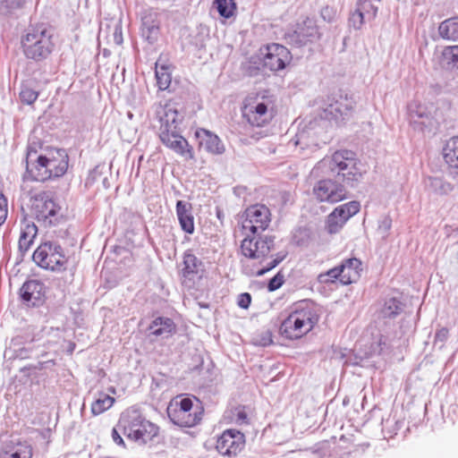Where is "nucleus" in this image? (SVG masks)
I'll return each mask as SVG.
<instances>
[{
  "instance_id": "21",
  "label": "nucleus",
  "mask_w": 458,
  "mask_h": 458,
  "mask_svg": "<svg viewBox=\"0 0 458 458\" xmlns=\"http://www.w3.org/2000/svg\"><path fill=\"white\" fill-rule=\"evenodd\" d=\"M341 273V284L349 285L356 283L361 275L362 263L356 258H351L344 260L339 266Z\"/></svg>"
},
{
  "instance_id": "18",
  "label": "nucleus",
  "mask_w": 458,
  "mask_h": 458,
  "mask_svg": "<svg viewBox=\"0 0 458 458\" xmlns=\"http://www.w3.org/2000/svg\"><path fill=\"white\" fill-rule=\"evenodd\" d=\"M360 208V202L355 200L335 208L327 218L329 229L342 227L350 217L359 212Z\"/></svg>"
},
{
  "instance_id": "3",
  "label": "nucleus",
  "mask_w": 458,
  "mask_h": 458,
  "mask_svg": "<svg viewBox=\"0 0 458 458\" xmlns=\"http://www.w3.org/2000/svg\"><path fill=\"white\" fill-rule=\"evenodd\" d=\"M318 307L312 301H302L295 304L280 325V333L290 340H298L308 335L318 323Z\"/></svg>"
},
{
  "instance_id": "48",
  "label": "nucleus",
  "mask_w": 458,
  "mask_h": 458,
  "mask_svg": "<svg viewBox=\"0 0 458 458\" xmlns=\"http://www.w3.org/2000/svg\"><path fill=\"white\" fill-rule=\"evenodd\" d=\"M100 175V173L98 171V166H96L93 170L89 172V174L87 178L86 184H92L94 182L98 179V176Z\"/></svg>"
},
{
  "instance_id": "29",
  "label": "nucleus",
  "mask_w": 458,
  "mask_h": 458,
  "mask_svg": "<svg viewBox=\"0 0 458 458\" xmlns=\"http://www.w3.org/2000/svg\"><path fill=\"white\" fill-rule=\"evenodd\" d=\"M191 206L182 200L176 203V211L182 229H194L193 217L190 213Z\"/></svg>"
},
{
  "instance_id": "22",
  "label": "nucleus",
  "mask_w": 458,
  "mask_h": 458,
  "mask_svg": "<svg viewBox=\"0 0 458 458\" xmlns=\"http://www.w3.org/2000/svg\"><path fill=\"white\" fill-rule=\"evenodd\" d=\"M160 21L153 12L145 13L141 18V35L149 43L157 41L160 32Z\"/></svg>"
},
{
  "instance_id": "1",
  "label": "nucleus",
  "mask_w": 458,
  "mask_h": 458,
  "mask_svg": "<svg viewBox=\"0 0 458 458\" xmlns=\"http://www.w3.org/2000/svg\"><path fill=\"white\" fill-rule=\"evenodd\" d=\"M354 155L351 150H338L317 163L310 175L327 176L318 180L313 185L312 194L317 200L332 204L339 202L347 198V187L358 185L362 173L356 166Z\"/></svg>"
},
{
  "instance_id": "51",
  "label": "nucleus",
  "mask_w": 458,
  "mask_h": 458,
  "mask_svg": "<svg viewBox=\"0 0 458 458\" xmlns=\"http://www.w3.org/2000/svg\"><path fill=\"white\" fill-rule=\"evenodd\" d=\"M35 431V429L28 425V422H23L21 428L20 430V434H31Z\"/></svg>"
},
{
  "instance_id": "34",
  "label": "nucleus",
  "mask_w": 458,
  "mask_h": 458,
  "mask_svg": "<svg viewBox=\"0 0 458 458\" xmlns=\"http://www.w3.org/2000/svg\"><path fill=\"white\" fill-rule=\"evenodd\" d=\"M214 5L222 17L228 19L233 15L235 10L233 0H216Z\"/></svg>"
},
{
  "instance_id": "14",
  "label": "nucleus",
  "mask_w": 458,
  "mask_h": 458,
  "mask_svg": "<svg viewBox=\"0 0 458 458\" xmlns=\"http://www.w3.org/2000/svg\"><path fill=\"white\" fill-rule=\"evenodd\" d=\"M263 55V66L274 72L284 69L292 60L290 51L284 46L276 43L267 45Z\"/></svg>"
},
{
  "instance_id": "44",
  "label": "nucleus",
  "mask_w": 458,
  "mask_h": 458,
  "mask_svg": "<svg viewBox=\"0 0 458 458\" xmlns=\"http://www.w3.org/2000/svg\"><path fill=\"white\" fill-rule=\"evenodd\" d=\"M320 15L324 21L331 22L335 19V11L332 7L325 6L321 9Z\"/></svg>"
},
{
  "instance_id": "41",
  "label": "nucleus",
  "mask_w": 458,
  "mask_h": 458,
  "mask_svg": "<svg viewBox=\"0 0 458 458\" xmlns=\"http://www.w3.org/2000/svg\"><path fill=\"white\" fill-rule=\"evenodd\" d=\"M37 232L38 231H34V233L30 234L27 231H23L19 239L20 247L21 249L28 250L30 247Z\"/></svg>"
},
{
  "instance_id": "17",
  "label": "nucleus",
  "mask_w": 458,
  "mask_h": 458,
  "mask_svg": "<svg viewBox=\"0 0 458 458\" xmlns=\"http://www.w3.org/2000/svg\"><path fill=\"white\" fill-rule=\"evenodd\" d=\"M203 271L202 262L193 254L185 252L182 262L179 266V275L182 284L193 282L196 278H200Z\"/></svg>"
},
{
  "instance_id": "27",
  "label": "nucleus",
  "mask_w": 458,
  "mask_h": 458,
  "mask_svg": "<svg viewBox=\"0 0 458 458\" xmlns=\"http://www.w3.org/2000/svg\"><path fill=\"white\" fill-rule=\"evenodd\" d=\"M155 75L158 89L160 90L169 89L172 82L170 67L166 64H160V60H157L156 63Z\"/></svg>"
},
{
  "instance_id": "46",
  "label": "nucleus",
  "mask_w": 458,
  "mask_h": 458,
  "mask_svg": "<svg viewBox=\"0 0 458 458\" xmlns=\"http://www.w3.org/2000/svg\"><path fill=\"white\" fill-rule=\"evenodd\" d=\"M392 226V219L387 215H383L378 218L377 229H390Z\"/></svg>"
},
{
  "instance_id": "50",
  "label": "nucleus",
  "mask_w": 458,
  "mask_h": 458,
  "mask_svg": "<svg viewBox=\"0 0 458 458\" xmlns=\"http://www.w3.org/2000/svg\"><path fill=\"white\" fill-rule=\"evenodd\" d=\"M295 138H296V140H294V145L295 146L300 145L301 148H303L302 145L305 144V142H304L305 133L304 132L298 133V134H296Z\"/></svg>"
},
{
  "instance_id": "36",
  "label": "nucleus",
  "mask_w": 458,
  "mask_h": 458,
  "mask_svg": "<svg viewBox=\"0 0 458 458\" xmlns=\"http://www.w3.org/2000/svg\"><path fill=\"white\" fill-rule=\"evenodd\" d=\"M318 279L322 284H332L337 280L341 283V273L339 266L335 267L327 272L318 275Z\"/></svg>"
},
{
  "instance_id": "11",
  "label": "nucleus",
  "mask_w": 458,
  "mask_h": 458,
  "mask_svg": "<svg viewBox=\"0 0 458 458\" xmlns=\"http://www.w3.org/2000/svg\"><path fill=\"white\" fill-rule=\"evenodd\" d=\"M411 124L421 132L435 133L439 123L431 112L422 105L410 104L408 106Z\"/></svg>"
},
{
  "instance_id": "13",
  "label": "nucleus",
  "mask_w": 458,
  "mask_h": 458,
  "mask_svg": "<svg viewBox=\"0 0 458 458\" xmlns=\"http://www.w3.org/2000/svg\"><path fill=\"white\" fill-rule=\"evenodd\" d=\"M25 162L26 174L31 180L45 182L51 179V174H47L46 156L38 154L35 147L28 146Z\"/></svg>"
},
{
  "instance_id": "33",
  "label": "nucleus",
  "mask_w": 458,
  "mask_h": 458,
  "mask_svg": "<svg viewBox=\"0 0 458 458\" xmlns=\"http://www.w3.org/2000/svg\"><path fill=\"white\" fill-rule=\"evenodd\" d=\"M230 419L237 425L249 424L248 408L243 405L232 407L229 411Z\"/></svg>"
},
{
  "instance_id": "39",
  "label": "nucleus",
  "mask_w": 458,
  "mask_h": 458,
  "mask_svg": "<svg viewBox=\"0 0 458 458\" xmlns=\"http://www.w3.org/2000/svg\"><path fill=\"white\" fill-rule=\"evenodd\" d=\"M365 21H367L366 18L362 15L360 12H359L357 7L349 19L350 25L353 27L355 30H360L362 27Z\"/></svg>"
},
{
  "instance_id": "32",
  "label": "nucleus",
  "mask_w": 458,
  "mask_h": 458,
  "mask_svg": "<svg viewBox=\"0 0 458 458\" xmlns=\"http://www.w3.org/2000/svg\"><path fill=\"white\" fill-rule=\"evenodd\" d=\"M401 310V301L396 298H390L385 301L379 311V315L382 318H391L400 314Z\"/></svg>"
},
{
  "instance_id": "53",
  "label": "nucleus",
  "mask_w": 458,
  "mask_h": 458,
  "mask_svg": "<svg viewBox=\"0 0 458 458\" xmlns=\"http://www.w3.org/2000/svg\"><path fill=\"white\" fill-rule=\"evenodd\" d=\"M259 70V67H252V66H249L248 68V71H249V74L250 76H254V75H257L258 74V71Z\"/></svg>"
},
{
  "instance_id": "28",
  "label": "nucleus",
  "mask_w": 458,
  "mask_h": 458,
  "mask_svg": "<svg viewBox=\"0 0 458 458\" xmlns=\"http://www.w3.org/2000/svg\"><path fill=\"white\" fill-rule=\"evenodd\" d=\"M439 35L445 39L458 40V17L441 22L438 27Z\"/></svg>"
},
{
  "instance_id": "19",
  "label": "nucleus",
  "mask_w": 458,
  "mask_h": 458,
  "mask_svg": "<svg viewBox=\"0 0 458 458\" xmlns=\"http://www.w3.org/2000/svg\"><path fill=\"white\" fill-rule=\"evenodd\" d=\"M46 156L47 174H51V179L63 176L68 168V155L64 149L51 150Z\"/></svg>"
},
{
  "instance_id": "8",
  "label": "nucleus",
  "mask_w": 458,
  "mask_h": 458,
  "mask_svg": "<svg viewBox=\"0 0 458 458\" xmlns=\"http://www.w3.org/2000/svg\"><path fill=\"white\" fill-rule=\"evenodd\" d=\"M246 445L245 435L235 428L224 430L216 438L215 448L216 452L225 458H236Z\"/></svg>"
},
{
  "instance_id": "49",
  "label": "nucleus",
  "mask_w": 458,
  "mask_h": 458,
  "mask_svg": "<svg viewBox=\"0 0 458 458\" xmlns=\"http://www.w3.org/2000/svg\"><path fill=\"white\" fill-rule=\"evenodd\" d=\"M112 437L114 442H115L117 445H124L123 439L122 438V437L120 436L119 432L115 428H114L112 430Z\"/></svg>"
},
{
  "instance_id": "52",
  "label": "nucleus",
  "mask_w": 458,
  "mask_h": 458,
  "mask_svg": "<svg viewBox=\"0 0 458 458\" xmlns=\"http://www.w3.org/2000/svg\"><path fill=\"white\" fill-rule=\"evenodd\" d=\"M0 210L7 212V200L2 192H0Z\"/></svg>"
},
{
  "instance_id": "57",
  "label": "nucleus",
  "mask_w": 458,
  "mask_h": 458,
  "mask_svg": "<svg viewBox=\"0 0 458 458\" xmlns=\"http://www.w3.org/2000/svg\"><path fill=\"white\" fill-rule=\"evenodd\" d=\"M31 227H32V229H34V230H37V229H38L37 225H35L34 224H32V225H31Z\"/></svg>"
},
{
  "instance_id": "31",
  "label": "nucleus",
  "mask_w": 458,
  "mask_h": 458,
  "mask_svg": "<svg viewBox=\"0 0 458 458\" xmlns=\"http://www.w3.org/2000/svg\"><path fill=\"white\" fill-rule=\"evenodd\" d=\"M381 0H358L356 7L368 21L374 20L378 10L377 4Z\"/></svg>"
},
{
  "instance_id": "5",
  "label": "nucleus",
  "mask_w": 458,
  "mask_h": 458,
  "mask_svg": "<svg viewBox=\"0 0 458 458\" xmlns=\"http://www.w3.org/2000/svg\"><path fill=\"white\" fill-rule=\"evenodd\" d=\"M117 426L129 439L140 444L151 441L158 434V427L134 408H129L121 414Z\"/></svg>"
},
{
  "instance_id": "42",
  "label": "nucleus",
  "mask_w": 458,
  "mask_h": 458,
  "mask_svg": "<svg viewBox=\"0 0 458 458\" xmlns=\"http://www.w3.org/2000/svg\"><path fill=\"white\" fill-rule=\"evenodd\" d=\"M284 282V276L283 274L278 272L274 277H272L267 284V289L270 292L279 289Z\"/></svg>"
},
{
  "instance_id": "16",
  "label": "nucleus",
  "mask_w": 458,
  "mask_h": 458,
  "mask_svg": "<svg viewBox=\"0 0 458 458\" xmlns=\"http://www.w3.org/2000/svg\"><path fill=\"white\" fill-rule=\"evenodd\" d=\"M32 444L21 438L5 442L0 448V458H33Z\"/></svg>"
},
{
  "instance_id": "30",
  "label": "nucleus",
  "mask_w": 458,
  "mask_h": 458,
  "mask_svg": "<svg viewBox=\"0 0 458 458\" xmlns=\"http://www.w3.org/2000/svg\"><path fill=\"white\" fill-rule=\"evenodd\" d=\"M115 399L107 394L100 393L98 398L91 403V412L94 415H100L109 410L114 403Z\"/></svg>"
},
{
  "instance_id": "23",
  "label": "nucleus",
  "mask_w": 458,
  "mask_h": 458,
  "mask_svg": "<svg viewBox=\"0 0 458 458\" xmlns=\"http://www.w3.org/2000/svg\"><path fill=\"white\" fill-rule=\"evenodd\" d=\"M20 295L23 301L35 305L45 296L44 284L38 280H28L21 287Z\"/></svg>"
},
{
  "instance_id": "45",
  "label": "nucleus",
  "mask_w": 458,
  "mask_h": 458,
  "mask_svg": "<svg viewBox=\"0 0 458 458\" xmlns=\"http://www.w3.org/2000/svg\"><path fill=\"white\" fill-rule=\"evenodd\" d=\"M251 302V296L248 293H241L237 299V304L242 309H248Z\"/></svg>"
},
{
  "instance_id": "37",
  "label": "nucleus",
  "mask_w": 458,
  "mask_h": 458,
  "mask_svg": "<svg viewBox=\"0 0 458 458\" xmlns=\"http://www.w3.org/2000/svg\"><path fill=\"white\" fill-rule=\"evenodd\" d=\"M38 97V91L32 89L31 88L26 85H22L20 92V98L22 103L31 105L37 100Z\"/></svg>"
},
{
  "instance_id": "54",
  "label": "nucleus",
  "mask_w": 458,
  "mask_h": 458,
  "mask_svg": "<svg viewBox=\"0 0 458 458\" xmlns=\"http://www.w3.org/2000/svg\"><path fill=\"white\" fill-rule=\"evenodd\" d=\"M7 217V212L0 210V225L5 221Z\"/></svg>"
},
{
  "instance_id": "4",
  "label": "nucleus",
  "mask_w": 458,
  "mask_h": 458,
  "mask_svg": "<svg viewBox=\"0 0 458 458\" xmlns=\"http://www.w3.org/2000/svg\"><path fill=\"white\" fill-rule=\"evenodd\" d=\"M166 411L174 424L182 428H192L201 422L205 410L196 396L179 394L169 402Z\"/></svg>"
},
{
  "instance_id": "26",
  "label": "nucleus",
  "mask_w": 458,
  "mask_h": 458,
  "mask_svg": "<svg viewBox=\"0 0 458 458\" xmlns=\"http://www.w3.org/2000/svg\"><path fill=\"white\" fill-rule=\"evenodd\" d=\"M148 330L155 336H169L175 331V324L169 318L158 317L151 322Z\"/></svg>"
},
{
  "instance_id": "47",
  "label": "nucleus",
  "mask_w": 458,
  "mask_h": 458,
  "mask_svg": "<svg viewBox=\"0 0 458 458\" xmlns=\"http://www.w3.org/2000/svg\"><path fill=\"white\" fill-rule=\"evenodd\" d=\"M113 40L115 45L120 46L122 45L123 39V33H122V27L119 24H116L113 32Z\"/></svg>"
},
{
  "instance_id": "7",
  "label": "nucleus",
  "mask_w": 458,
  "mask_h": 458,
  "mask_svg": "<svg viewBox=\"0 0 458 458\" xmlns=\"http://www.w3.org/2000/svg\"><path fill=\"white\" fill-rule=\"evenodd\" d=\"M32 258L38 266L45 269L55 272L66 270L68 258L60 245L44 242L37 248Z\"/></svg>"
},
{
  "instance_id": "9",
  "label": "nucleus",
  "mask_w": 458,
  "mask_h": 458,
  "mask_svg": "<svg viewBox=\"0 0 458 458\" xmlns=\"http://www.w3.org/2000/svg\"><path fill=\"white\" fill-rule=\"evenodd\" d=\"M274 247L271 237L261 235L258 231H250L242 240L241 250L245 257L259 259L262 264Z\"/></svg>"
},
{
  "instance_id": "12",
  "label": "nucleus",
  "mask_w": 458,
  "mask_h": 458,
  "mask_svg": "<svg viewBox=\"0 0 458 458\" xmlns=\"http://www.w3.org/2000/svg\"><path fill=\"white\" fill-rule=\"evenodd\" d=\"M354 102L347 94L341 91L328 97V103L323 111V117L328 120H344L353 108Z\"/></svg>"
},
{
  "instance_id": "20",
  "label": "nucleus",
  "mask_w": 458,
  "mask_h": 458,
  "mask_svg": "<svg viewBox=\"0 0 458 458\" xmlns=\"http://www.w3.org/2000/svg\"><path fill=\"white\" fill-rule=\"evenodd\" d=\"M242 115L247 122L257 127H262L272 118L265 103H258L256 106H246L242 110Z\"/></svg>"
},
{
  "instance_id": "56",
  "label": "nucleus",
  "mask_w": 458,
  "mask_h": 458,
  "mask_svg": "<svg viewBox=\"0 0 458 458\" xmlns=\"http://www.w3.org/2000/svg\"><path fill=\"white\" fill-rule=\"evenodd\" d=\"M109 391H110L111 393H113V394H114V393H115V389H114V387H111V388L109 389Z\"/></svg>"
},
{
  "instance_id": "38",
  "label": "nucleus",
  "mask_w": 458,
  "mask_h": 458,
  "mask_svg": "<svg viewBox=\"0 0 458 458\" xmlns=\"http://www.w3.org/2000/svg\"><path fill=\"white\" fill-rule=\"evenodd\" d=\"M444 59L458 68V46L445 47L443 51Z\"/></svg>"
},
{
  "instance_id": "6",
  "label": "nucleus",
  "mask_w": 458,
  "mask_h": 458,
  "mask_svg": "<svg viewBox=\"0 0 458 458\" xmlns=\"http://www.w3.org/2000/svg\"><path fill=\"white\" fill-rule=\"evenodd\" d=\"M21 47L24 55L28 59L40 62L47 59L53 51L54 43L51 32L44 26L29 30L21 38Z\"/></svg>"
},
{
  "instance_id": "10",
  "label": "nucleus",
  "mask_w": 458,
  "mask_h": 458,
  "mask_svg": "<svg viewBox=\"0 0 458 458\" xmlns=\"http://www.w3.org/2000/svg\"><path fill=\"white\" fill-rule=\"evenodd\" d=\"M320 36L316 21L310 18H306L301 23H298L295 29L288 30L285 32L284 40L292 47L301 48L316 42L320 38Z\"/></svg>"
},
{
  "instance_id": "58",
  "label": "nucleus",
  "mask_w": 458,
  "mask_h": 458,
  "mask_svg": "<svg viewBox=\"0 0 458 458\" xmlns=\"http://www.w3.org/2000/svg\"><path fill=\"white\" fill-rule=\"evenodd\" d=\"M31 414H32V411H30V409H28V414H27V416H30V415H31Z\"/></svg>"
},
{
  "instance_id": "40",
  "label": "nucleus",
  "mask_w": 458,
  "mask_h": 458,
  "mask_svg": "<svg viewBox=\"0 0 458 458\" xmlns=\"http://www.w3.org/2000/svg\"><path fill=\"white\" fill-rule=\"evenodd\" d=\"M284 256H276V258H272L266 266H264L262 268L256 271L255 275L258 276H263L267 272L270 271L274 267H276L280 262L283 261Z\"/></svg>"
},
{
  "instance_id": "2",
  "label": "nucleus",
  "mask_w": 458,
  "mask_h": 458,
  "mask_svg": "<svg viewBox=\"0 0 458 458\" xmlns=\"http://www.w3.org/2000/svg\"><path fill=\"white\" fill-rule=\"evenodd\" d=\"M156 115L160 123L158 135L162 143L186 159L193 158L192 150L178 128L183 115L170 104L159 106Z\"/></svg>"
},
{
  "instance_id": "24",
  "label": "nucleus",
  "mask_w": 458,
  "mask_h": 458,
  "mask_svg": "<svg viewBox=\"0 0 458 458\" xmlns=\"http://www.w3.org/2000/svg\"><path fill=\"white\" fill-rule=\"evenodd\" d=\"M199 140V145L208 152L214 155H221L225 152V146L221 140L205 129H199L195 133Z\"/></svg>"
},
{
  "instance_id": "25",
  "label": "nucleus",
  "mask_w": 458,
  "mask_h": 458,
  "mask_svg": "<svg viewBox=\"0 0 458 458\" xmlns=\"http://www.w3.org/2000/svg\"><path fill=\"white\" fill-rule=\"evenodd\" d=\"M425 190L437 196L448 195L454 186L442 176H427L424 178Z\"/></svg>"
},
{
  "instance_id": "35",
  "label": "nucleus",
  "mask_w": 458,
  "mask_h": 458,
  "mask_svg": "<svg viewBox=\"0 0 458 458\" xmlns=\"http://www.w3.org/2000/svg\"><path fill=\"white\" fill-rule=\"evenodd\" d=\"M26 0H0V13L11 15L23 7Z\"/></svg>"
},
{
  "instance_id": "43",
  "label": "nucleus",
  "mask_w": 458,
  "mask_h": 458,
  "mask_svg": "<svg viewBox=\"0 0 458 458\" xmlns=\"http://www.w3.org/2000/svg\"><path fill=\"white\" fill-rule=\"evenodd\" d=\"M449 337V329L446 327H441L437 330L435 334V343H445Z\"/></svg>"
},
{
  "instance_id": "15",
  "label": "nucleus",
  "mask_w": 458,
  "mask_h": 458,
  "mask_svg": "<svg viewBox=\"0 0 458 458\" xmlns=\"http://www.w3.org/2000/svg\"><path fill=\"white\" fill-rule=\"evenodd\" d=\"M244 216L242 229H267L271 220L270 210L262 204L249 207L244 212Z\"/></svg>"
},
{
  "instance_id": "55",
  "label": "nucleus",
  "mask_w": 458,
  "mask_h": 458,
  "mask_svg": "<svg viewBox=\"0 0 458 458\" xmlns=\"http://www.w3.org/2000/svg\"><path fill=\"white\" fill-rule=\"evenodd\" d=\"M48 215H49V216H55V212L53 209H50V210L48 211Z\"/></svg>"
}]
</instances>
